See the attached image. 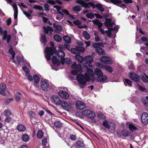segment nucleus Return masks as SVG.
I'll return each mask as SVG.
<instances>
[{"label":"nucleus","mask_w":148,"mask_h":148,"mask_svg":"<svg viewBox=\"0 0 148 148\" xmlns=\"http://www.w3.org/2000/svg\"><path fill=\"white\" fill-rule=\"evenodd\" d=\"M33 77L35 82L34 85L36 87H37L38 84L39 83L40 80L39 77L38 75L34 74L33 75Z\"/></svg>","instance_id":"4be33fe9"},{"label":"nucleus","mask_w":148,"mask_h":148,"mask_svg":"<svg viewBox=\"0 0 148 148\" xmlns=\"http://www.w3.org/2000/svg\"><path fill=\"white\" fill-rule=\"evenodd\" d=\"M94 73L97 76V81L98 82H102L107 79V76L106 75H103L101 70L99 68H96L95 69Z\"/></svg>","instance_id":"423d86ee"},{"label":"nucleus","mask_w":148,"mask_h":148,"mask_svg":"<svg viewBox=\"0 0 148 148\" xmlns=\"http://www.w3.org/2000/svg\"><path fill=\"white\" fill-rule=\"evenodd\" d=\"M141 40L144 42H148V39L146 37L143 36L141 38Z\"/></svg>","instance_id":"69168bd1"},{"label":"nucleus","mask_w":148,"mask_h":148,"mask_svg":"<svg viewBox=\"0 0 148 148\" xmlns=\"http://www.w3.org/2000/svg\"><path fill=\"white\" fill-rule=\"evenodd\" d=\"M54 125L58 128L61 127L62 126V123L60 121H56L54 123Z\"/></svg>","instance_id":"a18cd8bd"},{"label":"nucleus","mask_w":148,"mask_h":148,"mask_svg":"<svg viewBox=\"0 0 148 148\" xmlns=\"http://www.w3.org/2000/svg\"><path fill=\"white\" fill-rule=\"evenodd\" d=\"M76 2L77 3L81 5L83 7H84L86 9L90 8V6H91L93 8L97 7V8L98 10L101 12H103L104 11V9L103 8L101 4H97L95 5L92 2H89L87 3L81 0H77L76 1Z\"/></svg>","instance_id":"7ed1b4c3"},{"label":"nucleus","mask_w":148,"mask_h":148,"mask_svg":"<svg viewBox=\"0 0 148 148\" xmlns=\"http://www.w3.org/2000/svg\"><path fill=\"white\" fill-rule=\"evenodd\" d=\"M82 68L80 64L77 65L76 63L73 64L72 65V70L71 71V74L73 75H76L78 73H81L83 71H85V69H83V66Z\"/></svg>","instance_id":"0eeeda50"},{"label":"nucleus","mask_w":148,"mask_h":148,"mask_svg":"<svg viewBox=\"0 0 148 148\" xmlns=\"http://www.w3.org/2000/svg\"><path fill=\"white\" fill-rule=\"evenodd\" d=\"M43 28L44 29V33L46 34H48L49 31L53 32V30L52 27L49 25L47 26V27H46L45 26H44L43 27Z\"/></svg>","instance_id":"412c9836"},{"label":"nucleus","mask_w":148,"mask_h":148,"mask_svg":"<svg viewBox=\"0 0 148 148\" xmlns=\"http://www.w3.org/2000/svg\"><path fill=\"white\" fill-rule=\"evenodd\" d=\"M141 120H148V113L146 112H143L141 116Z\"/></svg>","instance_id":"72a5a7b5"},{"label":"nucleus","mask_w":148,"mask_h":148,"mask_svg":"<svg viewBox=\"0 0 148 148\" xmlns=\"http://www.w3.org/2000/svg\"><path fill=\"white\" fill-rule=\"evenodd\" d=\"M75 145L77 147H83L85 146V144L83 142L77 140L76 142Z\"/></svg>","instance_id":"c756f323"},{"label":"nucleus","mask_w":148,"mask_h":148,"mask_svg":"<svg viewBox=\"0 0 148 148\" xmlns=\"http://www.w3.org/2000/svg\"><path fill=\"white\" fill-rule=\"evenodd\" d=\"M97 117L100 120H106V116L103 114L101 112H99L97 114Z\"/></svg>","instance_id":"c85d7f7f"},{"label":"nucleus","mask_w":148,"mask_h":148,"mask_svg":"<svg viewBox=\"0 0 148 148\" xmlns=\"http://www.w3.org/2000/svg\"><path fill=\"white\" fill-rule=\"evenodd\" d=\"M123 1L127 4L131 3L133 2L132 0H123Z\"/></svg>","instance_id":"0e129e2a"},{"label":"nucleus","mask_w":148,"mask_h":148,"mask_svg":"<svg viewBox=\"0 0 148 148\" xmlns=\"http://www.w3.org/2000/svg\"><path fill=\"white\" fill-rule=\"evenodd\" d=\"M3 40H5L7 39V43H9L11 40V36L10 34L8 35V32L6 30H4L3 31Z\"/></svg>","instance_id":"dca6fc26"},{"label":"nucleus","mask_w":148,"mask_h":148,"mask_svg":"<svg viewBox=\"0 0 148 148\" xmlns=\"http://www.w3.org/2000/svg\"><path fill=\"white\" fill-rule=\"evenodd\" d=\"M13 8L14 11V17L15 21H17V20L16 21L17 19L18 14V9L16 5H14L13 6Z\"/></svg>","instance_id":"a878e982"},{"label":"nucleus","mask_w":148,"mask_h":148,"mask_svg":"<svg viewBox=\"0 0 148 148\" xmlns=\"http://www.w3.org/2000/svg\"><path fill=\"white\" fill-rule=\"evenodd\" d=\"M33 8L34 9H38L39 10H44L42 7L40 5H36L34 6Z\"/></svg>","instance_id":"603ef678"},{"label":"nucleus","mask_w":148,"mask_h":148,"mask_svg":"<svg viewBox=\"0 0 148 148\" xmlns=\"http://www.w3.org/2000/svg\"><path fill=\"white\" fill-rule=\"evenodd\" d=\"M73 23L76 25H77L78 26L79 25L81 24V22L79 20H77L74 21L73 22Z\"/></svg>","instance_id":"e2e57ef3"},{"label":"nucleus","mask_w":148,"mask_h":148,"mask_svg":"<svg viewBox=\"0 0 148 148\" xmlns=\"http://www.w3.org/2000/svg\"><path fill=\"white\" fill-rule=\"evenodd\" d=\"M103 68L105 70L110 73H111L113 71V69L110 66L104 65L103 66Z\"/></svg>","instance_id":"2f4dec72"},{"label":"nucleus","mask_w":148,"mask_h":148,"mask_svg":"<svg viewBox=\"0 0 148 148\" xmlns=\"http://www.w3.org/2000/svg\"><path fill=\"white\" fill-rule=\"evenodd\" d=\"M29 115L31 118L34 117L35 116V113L32 111H29Z\"/></svg>","instance_id":"5fc2aeb1"},{"label":"nucleus","mask_w":148,"mask_h":148,"mask_svg":"<svg viewBox=\"0 0 148 148\" xmlns=\"http://www.w3.org/2000/svg\"><path fill=\"white\" fill-rule=\"evenodd\" d=\"M59 51H57L56 50V48L54 47H47L45 49L46 54L45 55V58L47 60H50L51 59V56L53 53H56L57 56L60 58H63L65 55V53L63 50L64 49V47L62 45L58 46Z\"/></svg>","instance_id":"f257e3e1"},{"label":"nucleus","mask_w":148,"mask_h":148,"mask_svg":"<svg viewBox=\"0 0 148 148\" xmlns=\"http://www.w3.org/2000/svg\"><path fill=\"white\" fill-rule=\"evenodd\" d=\"M43 134L42 131L41 130H39L37 133V137L38 139H41L43 137Z\"/></svg>","instance_id":"c03bdc74"},{"label":"nucleus","mask_w":148,"mask_h":148,"mask_svg":"<svg viewBox=\"0 0 148 148\" xmlns=\"http://www.w3.org/2000/svg\"><path fill=\"white\" fill-rule=\"evenodd\" d=\"M6 88V85L4 83L0 84V94L4 95H6V93L5 92Z\"/></svg>","instance_id":"a211bd4d"},{"label":"nucleus","mask_w":148,"mask_h":148,"mask_svg":"<svg viewBox=\"0 0 148 148\" xmlns=\"http://www.w3.org/2000/svg\"><path fill=\"white\" fill-rule=\"evenodd\" d=\"M130 79L133 81L136 82H139L140 80V76L135 73H132L130 75Z\"/></svg>","instance_id":"ddd939ff"},{"label":"nucleus","mask_w":148,"mask_h":148,"mask_svg":"<svg viewBox=\"0 0 148 148\" xmlns=\"http://www.w3.org/2000/svg\"><path fill=\"white\" fill-rule=\"evenodd\" d=\"M70 139L73 140H75L77 139L76 136L74 134H71L70 136Z\"/></svg>","instance_id":"13d9d810"},{"label":"nucleus","mask_w":148,"mask_h":148,"mask_svg":"<svg viewBox=\"0 0 148 148\" xmlns=\"http://www.w3.org/2000/svg\"><path fill=\"white\" fill-rule=\"evenodd\" d=\"M49 84L48 81L46 79H42L41 82L40 87L45 91H47L49 88Z\"/></svg>","instance_id":"9d476101"},{"label":"nucleus","mask_w":148,"mask_h":148,"mask_svg":"<svg viewBox=\"0 0 148 148\" xmlns=\"http://www.w3.org/2000/svg\"><path fill=\"white\" fill-rule=\"evenodd\" d=\"M44 7L45 8V10L46 12H48L49 10V5L47 3H45L44 4Z\"/></svg>","instance_id":"864d4df0"},{"label":"nucleus","mask_w":148,"mask_h":148,"mask_svg":"<svg viewBox=\"0 0 148 148\" xmlns=\"http://www.w3.org/2000/svg\"><path fill=\"white\" fill-rule=\"evenodd\" d=\"M85 50L84 47L80 46H76L75 48L71 49V52L76 55L75 56V58L79 63H82L84 60L83 57L80 56V52H84Z\"/></svg>","instance_id":"20e7f679"},{"label":"nucleus","mask_w":148,"mask_h":148,"mask_svg":"<svg viewBox=\"0 0 148 148\" xmlns=\"http://www.w3.org/2000/svg\"><path fill=\"white\" fill-rule=\"evenodd\" d=\"M111 21L112 19L111 18H108L107 20H106L104 23L105 25L107 27H110Z\"/></svg>","instance_id":"f704fd0d"},{"label":"nucleus","mask_w":148,"mask_h":148,"mask_svg":"<svg viewBox=\"0 0 148 148\" xmlns=\"http://www.w3.org/2000/svg\"><path fill=\"white\" fill-rule=\"evenodd\" d=\"M145 76H142L141 77V80L144 83L148 82V76L145 74Z\"/></svg>","instance_id":"49530a36"},{"label":"nucleus","mask_w":148,"mask_h":148,"mask_svg":"<svg viewBox=\"0 0 148 148\" xmlns=\"http://www.w3.org/2000/svg\"><path fill=\"white\" fill-rule=\"evenodd\" d=\"M110 1L112 3L117 6L122 3L121 0H110Z\"/></svg>","instance_id":"37998d69"},{"label":"nucleus","mask_w":148,"mask_h":148,"mask_svg":"<svg viewBox=\"0 0 148 148\" xmlns=\"http://www.w3.org/2000/svg\"><path fill=\"white\" fill-rule=\"evenodd\" d=\"M96 51L99 54L103 55L105 54V52L100 47L95 49Z\"/></svg>","instance_id":"473e14b6"},{"label":"nucleus","mask_w":148,"mask_h":148,"mask_svg":"<svg viewBox=\"0 0 148 148\" xmlns=\"http://www.w3.org/2000/svg\"><path fill=\"white\" fill-rule=\"evenodd\" d=\"M61 12H63L66 15H69V11L66 9H61Z\"/></svg>","instance_id":"6e6d98bb"},{"label":"nucleus","mask_w":148,"mask_h":148,"mask_svg":"<svg viewBox=\"0 0 148 148\" xmlns=\"http://www.w3.org/2000/svg\"><path fill=\"white\" fill-rule=\"evenodd\" d=\"M141 102L145 107L148 106V102H147L144 98H142Z\"/></svg>","instance_id":"8fccbe9b"},{"label":"nucleus","mask_w":148,"mask_h":148,"mask_svg":"<svg viewBox=\"0 0 148 148\" xmlns=\"http://www.w3.org/2000/svg\"><path fill=\"white\" fill-rule=\"evenodd\" d=\"M15 98L16 101L17 102H19L21 100L20 97L18 95H16Z\"/></svg>","instance_id":"bf43d9fd"},{"label":"nucleus","mask_w":148,"mask_h":148,"mask_svg":"<svg viewBox=\"0 0 148 148\" xmlns=\"http://www.w3.org/2000/svg\"><path fill=\"white\" fill-rule=\"evenodd\" d=\"M60 104L63 107L64 109L66 111L69 110V105L65 101L63 100L61 101Z\"/></svg>","instance_id":"aec40b11"},{"label":"nucleus","mask_w":148,"mask_h":148,"mask_svg":"<svg viewBox=\"0 0 148 148\" xmlns=\"http://www.w3.org/2000/svg\"><path fill=\"white\" fill-rule=\"evenodd\" d=\"M86 16L88 18L92 19L95 17L94 14L91 13H89L86 14Z\"/></svg>","instance_id":"3c124183"},{"label":"nucleus","mask_w":148,"mask_h":148,"mask_svg":"<svg viewBox=\"0 0 148 148\" xmlns=\"http://www.w3.org/2000/svg\"><path fill=\"white\" fill-rule=\"evenodd\" d=\"M76 108L79 110H82L86 106L85 104L83 102L79 101H77L75 103Z\"/></svg>","instance_id":"4468645a"},{"label":"nucleus","mask_w":148,"mask_h":148,"mask_svg":"<svg viewBox=\"0 0 148 148\" xmlns=\"http://www.w3.org/2000/svg\"><path fill=\"white\" fill-rule=\"evenodd\" d=\"M52 99L53 101V103H55L56 105L60 104L61 101L59 97L56 95L53 96L52 97Z\"/></svg>","instance_id":"6ab92c4d"},{"label":"nucleus","mask_w":148,"mask_h":148,"mask_svg":"<svg viewBox=\"0 0 148 148\" xmlns=\"http://www.w3.org/2000/svg\"><path fill=\"white\" fill-rule=\"evenodd\" d=\"M82 34L83 37L86 40H88L90 38V35L86 31H83Z\"/></svg>","instance_id":"cd10ccee"},{"label":"nucleus","mask_w":148,"mask_h":148,"mask_svg":"<svg viewBox=\"0 0 148 148\" xmlns=\"http://www.w3.org/2000/svg\"><path fill=\"white\" fill-rule=\"evenodd\" d=\"M73 10L76 12H78L81 11L82 9L80 6L77 5L73 6L72 8Z\"/></svg>","instance_id":"7c9ffc66"},{"label":"nucleus","mask_w":148,"mask_h":148,"mask_svg":"<svg viewBox=\"0 0 148 148\" xmlns=\"http://www.w3.org/2000/svg\"><path fill=\"white\" fill-rule=\"evenodd\" d=\"M16 58L17 62L18 64H20L21 62H24V58L23 57H20L19 56H18L16 57Z\"/></svg>","instance_id":"de8ad7c7"},{"label":"nucleus","mask_w":148,"mask_h":148,"mask_svg":"<svg viewBox=\"0 0 148 148\" xmlns=\"http://www.w3.org/2000/svg\"><path fill=\"white\" fill-rule=\"evenodd\" d=\"M53 8L56 9L58 14H60L62 15V18L64 17V14L60 11V10L61 11V9H62L60 6L58 5H55L53 6Z\"/></svg>","instance_id":"393cba45"},{"label":"nucleus","mask_w":148,"mask_h":148,"mask_svg":"<svg viewBox=\"0 0 148 148\" xmlns=\"http://www.w3.org/2000/svg\"><path fill=\"white\" fill-rule=\"evenodd\" d=\"M62 27L60 25H57L56 27V29L55 30L56 32L57 33H59L62 30Z\"/></svg>","instance_id":"58836bf2"},{"label":"nucleus","mask_w":148,"mask_h":148,"mask_svg":"<svg viewBox=\"0 0 148 148\" xmlns=\"http://www.w3.org/2000/svg\"><path fill=\"white\" fill-rule=\"evenodd\" d=\"M78 27L80 29L82 28H86L87 27V25L85 24H84L83 25H80L79 26H78Z\"/></svg>","instance_id":"774afa93"},{"label":"nucleus","mask_w":148,"mask_h":148,"mask_svg":"<svg viewBox=\"0 0 148 148\" xmlns=\"http://www.w3.org/2000/svg\"><path fill=\"white\" fill-rule=\"evenodd\" d=\"M126 125L129 128L130 130L132 131H134L137 130L136 127L132 124L126 123Z\"/></svg>","instance_id":"bb28decb"},{"label":"nucleus","mask_w":148,"mask_h":148,"mask_svg":"<svg viewBox=\"0 0 148 148\" xmlns=\"http://www.w3.org/2000/svg\"><path fill=\"white\" fill-rule=\"evenodd\" d=\"M58 93L60 97L63 99H68L69 97L68 93L65 91L60 90L58 92Z\"/></svg>","instance_id":"f3484780"},{"label":"nucleus","mask_w":148,"mask_h":148,"mask_svg":"<svg viewBox=\"0 0 148 148\" xmlns=\"http://www.w3.org/2000/svg\"><path fill=\"white\" fill-rule=\"evenodd\" d=\"M121 133L123 136L125 137H126L128 135L129 132L128 131L126 130H123L122 131Z\"/></svg>","instance_id":"09e8293b"},{"label":"nucleus","mask_w":148,"mask_h":148,"mask_svg":"<svg viewBox=\"0 0 148 148\" xmlns=\"http://www.w3.org/2000/svg\"><path fill=\"white\" fill-rule=\"evenodd\" d=\"M40 41L43 44H45L46 42L47 39L45 35L43 34L41 36Z\"/></svg>","instance_id":"a19ab883"},{"label":"nucleus","mask_w":148,"mask_h":148,"mask_svg":"<svg viewBox=\"0 0 148 148\" xmlns=\"http://www.w3.org/2000/svg\"><path fill=\"white\" fill-rule=\"evenodd\" d=\"M23 13L24 14L25 16L27 17L29 19H31L29 18L31 16V14H29L28 12H23Z\"/></svg>","instance_id":"680f3d73"},{"label":"nucleus","mask_w":148,"mask_h":148,"mask_svg":"<svg viewBox=\"0 0 148 148\" xmlns=\"http://www.w3.org/2000/svg\"><path fill=\"white\" fill-rule=\"evenodd\" d=\"M17 129L19 131L22 132L26 130V127L24 125L20 124L17 126Z\"/></svg>","instance_id":"4c0bfd02"},{"label":"nucleus","mask_w":148,"mask_h":148,"mask_svg":"<svg viewBox=\"0 0 148 148\" xmlns=\"http://www.w3.org/2000/svg\"><path fill=\"white\" fill-rule=\"evenodd\" d=\"M52 61L53 64H57L59 65L60 64V62L58 60L56 56H53L52 58Z\"/></svg>","instance_id":"b1692460"},{"label":"nucleus","mask_w":148,"mask_h":148,"mask_svg":"<svg viewBox=\"0 0 148 148\" xmlns=\"http://www.w3.org/2000/svg\"><path fill=\"white\" fill-rule=\"evenodd\" d=\"M22 138L24 141L27 142L29 139V136L27 134H24L22 135Z\"/></svg>","instance_id":"ea45409f"},{"label":"nucleus","mask_w":148,"mask_h":148,"mask_svg":"<svg viewBox=\"0 0 148 148\" xmlns=\"http://www.w3.org/2000/svg\"><path fill=\"white\" fill-rule=\"evenodd\" d=\"M54 38L56 41L59 42L61 41L62 40L61 37L58 34H57L54 35Z\"/></svg>","instance_id":"79ce46f5"},{"label":"nucleus","mask_w":148,"mask_h":148,"mask_svg":"<svg viewBox=\"0 0 148 148\" xmlns=\"http://www.w3.org/2000/svg\"><path fill=\"white\" fill-rule=\"evenodd\" d=\"M100 61L102 63L106 64H111L113 63L112 61L109 57L106 56L101 57Z\"/></svg>","instance_id":"f8f14e48"},{"label":"nucleus","mask_w":148,"mask_h":148,"mask_svg":"<svg viewBox=\"0 0 148 148\" xmlns=\"http://www.w3.org/2000/svg\"><path fill=\"white\" fill-rule=\"evenodd\" d=\"M93 23L95 25L98 26V28L101 33L102 34H104L105 33V31L101 27L103 25V23L99 21V20L97 19H96L93 21Z\"/></svg>","instance_id":"9b49d317"},{"label":"nucleus","mask_w":148,"mask_h":148,"mask_svg":"<svg viewBox=\"0 0 148 148\" xmlns=\"http://www.w3.org/2000/svg\"><path fill=\"white\" fill-rule=\"evenodd\" d=\"M82 113L84 115L87 116L89 119L91 120L96 116L95 114L93 112L88 110H84Z\"/></svg>","instance_id":"1a4fd4ad"},{"label":"nucleus","mask_w":148,"mask_h":148,"mask_svg":"<svg viewBox=\"0 0 148 148\" xmlns=\"http://www.w3.org/2000/svg\"><path fill=\"white\" fill-rule=\"evenodd\" d=\"M63 39L64 41L68 43H70L71 42V38L67 35L64 36Z\"/></svg>","instance_id":"c9c22d12"},{"label":"nucleus","mask_w":148,"mask_h":148,"mask_svg":"<svg viewBox=\"0 0 148 148\" xmlns=\"http://www.w3.org/2000/svg\"><path fill=\"white\" fill-rule=\"evenodd\" d=\"M92 46L96 49H98L100 47H104V44L103 43L100 42L98 43H93L92 44Z\"/></svg>","instance_id":"5701e85b"},{"label":"nucleus","mask_w":148,"mask_h":148,"mask_svg":"<svg viewBox=\"0 0 148 148\" xmlns=\"http://www.w3.org/2000/svg\"><path fill=\"white\" fill-rule=\"evenodd\" d=\"M85 63H83L82 66H83V69L85 70L90 69L93 67L91 63L93 61V58L91 56L89 55L85 57L84 59Z\"/></svg>","instance_id":"39448f33"},{"label":"nucleus","mask_w":148,"mask_h":148,"mask_svg":"<svg viewBox=\"0 0 148 148\" xmlns=\"http://www.w3.org/2000/svg\"><path fill=\"white\" fill-rule=\"evenodd\" d=\"M103 125L107 128L108 129V131L112 132L114 131L115 126L113 123L110 121H103Z\"/></svg>","instance_id":"6e6552de"},{"label":"nucleus","mask_w":148,"mask_h":148,"mask_svg":"<svg viewBox=\"0 0 148 148\" xmlns=\"http://www.w3.org/2000/svg\"><path fill=\"white\" fill-rule=\"evenodd\" d=\"M47 2L51 5H54L56 4L55 1H54L53 0H48L47 1Z\"/></svg>","instance_id":"052dcab7"},{"label":"nucleus","mask_w":148,"mask_h":148,"mask_svg":"<svg viewBox=\"0 0 148 148\" xmlns=\"http://www.w3.org/2000/svg\"><path fill=\"white\" fill-rule=\"evenodd\" d=\"M124 81V84L125 86L128 85L130 86H132V82L130 79H125Z\"/></svg>","instance_id":"e433bc0d"},{"label":"nucleus","mask_w":148,"mask_h":148,"mask_svg":"<svg viewBox=\"0 0 148 148\" xmlns=\"http://www.w3.org/2000/svg\"><path fill=\"white\" fill-rule=\"evenodd\" d=\"M23 69L24 71L26 73H28L29 72V70L26 66L23 67Z\"/></svg>","instance_id":"338daca9"},{"label":"nucleus","mask_w":148,"mask_h":148,"mask_svg":"<svg viewBox=\"0 0 148 148\" xmlns=\"http://www.w3.org/2000/svg\"><path fill=\"white\" fill-rule=\"evenodd\" d=\"M42 143L43 145H46L47 143V138H43L42 140Z\"/></svg>","instance_id":"4d7b16f0"},{"label":"nucleus","mask_w":148,"mask_h":148,"mask_svg":"<svg viewBox=\"0 0 148 148\" xmlns=\"http://www.w3.org/2000/svg\"><path fill=\"white\" fill-rule=\"evenodd\" d=\"M4 115L6 117L5 120H12V119L10 117L12 113L11 111L8 109L5 110H4L3 113Z\"/></svg>","instance_id":"2eb2a0df"},{"label":"nucleus","mask_w":148,"mask_h":148,"mask_svg":"<svg viewBox=\"0 0 148 148\" xmlns=\"http://www.w3.org/2000/svg\"><path fill=\"white\" fill-rule=\"evenodd\" d=\"M86 72L84 74V75L82 74L78 75L76 77L77 80L80 84L84 85H85L87 82L90 80V77L94 79V75L93 71L91 69L86 70Z\"/></svg>","instance_id":"f03ea898"}]
</instances>
